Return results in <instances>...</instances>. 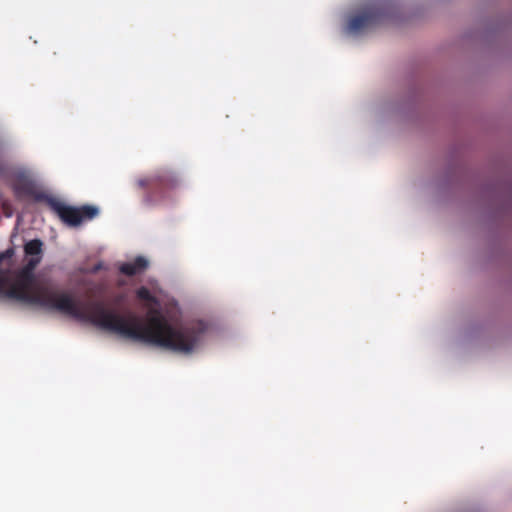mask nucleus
Segmentation results:
<instances>
[{
  "label": "nucleus",
  "mask_w": 512,
  "mask_h": 512,
  "mask_svg": "<svg viewBox=\"0 0 512 512\" xmlns=\"http://www.w3.org/2000/svg\"><path fill=\"white\" fill-rule=\"evenodd\" d=\"M136 296L139 300L146 302L149 305H156L158 301L155 296L151 294L148 288L142 286L136 291Z\"/></svg>",
  "instance_id": "nucleus-7"
},
{
  "label": "nucleus",
  "mask_w": 512,
  "mask_h": 512,
  "mask_svg": "<svg viewBox=\"0 0 512 512\" xmlns=\"http://www.w3.org/2000/svg\"><path fill=\"white\" fill-rule=\"evenodd\" d=\"M389 17V9L384 5H373L362 13L350 18L347 30L351 34H359L372 29Z\"/></svg>",
  "instance_id": "nucleus-4"
},
{
  "label": "nucleus",
  "mask_w": 512,
  "mask_h": 512,
  "mask_svg": "<svg viewBox=\"0 0 512 512\" xmlns=\"http://www.w3.org/2000/svg\"><path fill=\"white\" fill-rule=\"evenodd\" d=\"M13 191L17 198L35 197L36 200H42L43 195L35 194L34 185L27 179L19 178L13 184Z\"/></svg>",
  "instance_id": "nucleus-5"
},
{
  "label": "nucleus",
  "mask_w": 512,
  "mask_h": 512,
  "mask_svg": "<svg viewBox=\"0 0 512 512\" xmlns=\"http://www.w3.org/2000/svg\"><path fill=\"white\" fill-rule=\"evenodd\" d=\"M147 267L148 261L144 257L138 256L132 262L121 264L119 271L124 275L134 276L146 270Z\"/></svg>",
  "instance_id": "nucleus-6"
},
{
  "label": "nucleus",
  "mask_w": 512,
  "mask_h": 512,
  "mask_svg": "<svg viewBox=\"0 0 512 512\" xmlns=\"http://www.w3.org/2000/svg\"><path fill=\"white\" fill-rule=\"evenodd\" d=\"M180 179L177 174L167 168H161L155 171L151 176L140 178L137 185L141 189L147 190L146 201L152 203L156 198H162L164 195L178 187Z\"/></svg>",
  "instance_id": "nucleus-2"
},
{
  "label": "nucleus",
  "mask_w": 512,
  "mask_h": 512,
  "mask_svg": "<svg viewBox=\"0 0 512 512\" xmlns=\"http://www.w3.org/2000/svg\"><path fill=\"white\" fill-rule=\"evenodd\" d=\"M42 246L39 239L25 244L24 252L29 258L13 279L0 270V298L56 310L125 338L182 354H190L200 345L207 329L201 320L176 327L158 310H150L144 323L135 313L119 315L106 308L102 301L76 302L69 294L38 282L34 270L41 262Z\"/></svg>",
  "instance_id": "nucleus-1"
},
{
  "label": "nucleus",
  "mask_w": 512,
  "mask_h": 512,
  "mask_svg": "<svg viewBox=\"0 0 512 512\" xmlns=\"http://www.w3.org/2000/svg\"><path fill=\"white\" fill-rule=\"evenodd\" d=\"M5 171L4 164L0 161V174H2Z\"/></svg>",
  "instance_id": "nucleus-9"
},
{
  "label": "nucleus",
  "mask_w": 512,
  "mask_h": 512,
  "mask_svg": "<svg viewBox=\"0 0 512 512\" xmlns=\"http://www.w3.org/2000/svg\"><path fill=\"white\" fill-rule=\"evenodd\" d=\"M47 202L59 218L69 226H78L84 221L94 219L99 214L98 207L93 205L73 207L53 198H48Z\"/></svg>",
  "instance_id": "nucleus-3"
},
{
  "label": "nucleus",
  "mask_w": 512,
  "mask_h": 512,
  "mask_svg": "<svg viewBox=\"0 0 512 512\" xmlns=\"http://www.w3.org/2000/svg\"><path fill=\"white\" fill-rule=\"evenodd\" d=\"M13 255H14L13 248H8L6 251L0 253V264L6 259H10Z\"/></svg>",
  "instance_id": "nucleus-8"
}]
</instances>
